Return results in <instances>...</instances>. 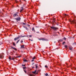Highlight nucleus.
Listing matches in <instances>:
<instances>
[{
  "label": "nucleus",
  "instance_id": "1",
  "mask_svg": "<svg viewBox=\"0 0 76 76\" xmlns=\"http://www.w3.org/2000/svg\"><path fill=\"white\" fill-rule=\"evenodd\" d=\"M50 28L51 29H53V30H55V31H57V30L58 29V28H56L55 27H51Z\"/></svg>",
  "mask_w": 76,
  "mask_h": 76
},
{
  "label": "nucleus",
  "instance_id": "2",
  "mask_svg": "<svg viewBox=\"0 0 76 76\" xmlns=\"http://www.w3.org/2000/svg\"><path fill=\"white\" fill-rule=\"evenodd\" d=\"M71 22V23H75V24H76V20H73L70 21Z\"/></svg>",
  "mask_w": 76,
  "mask_h": 76
},
{
  "label": "nucleus",
  "instance_id": "3",
  "mask_svg": "<svg viewBox=\"0 0 76 76\" xmlns=\"http://www.w3.org/2000/svg\"><path fill=\"white\" fill-rule=\"evenodd\" d=\"M25 37V36H22V37H20V36H18V37H17V38H15L14 39V40H15V41H16L17 39H19V38H20V37Z\"/></svg>",
  "mask_w": 76,
  "mask_h": 76
},
{
  "label": "nucleus",
  "instance_id": "4",
  "mask_svg": "<svg viewBox=\"0 0 76 76\" xmlns=\"http://www.w3.org/2000/svg\"><path fill=\"white\" fill-rule=\"evenodd\" d=\"M4 57L3 55V54H0V58H3Z\"/></svg>",
  "mask_w": 76,
  "mask_h": 76
},
{
  "label": "nucleus",
  "instance_id": "5",
  "mask_svg": "<svg viewBox=\"0 0 76 76\" xmlns=\"http://www.w3.org/2000/svg\"><path fill=\"white\" fill-rule=\"evenodd\" d=\"M20 12H22L23 10V8L22 7H21L20 8Z\"/></svg>",
  "mask_w": 76,
  "mask_h": 76
},
{
  "label": "nucleus",
  "instance_id": "6",
  "mask_svg": "<svg viewBox=\"0 0 76 76\" xmlns=\"http://www.w3.org/2000/svg\"><path fill=\"white\" fill-rule=\"evenodd\" d=\"M16 20H17V21H19L20 20V18H16Z\"/></svg>",
  "mask_w": 76,
  "mask_h": 76
},
{
  "label": "nucleus",
  "instance_id": "7",
  "mask_svg": "<svg viewBox=\"0 0 76 76\" xmlns=\"http://www.w3.org/2000/svg\"><path fill=\"white\" fill-rule=\"evenodd\" d=\"M17 13H18L17 12L16 13H15L14 14L13 16H14V17H15V16H16L18 15L17 14Z\"/></svg>",
  "mask_w": 76,
  "mask_h": 76
},
{
  "label": "nucleus",
  "instance_id": "8",
  "mask_svg": "<svg viewBox=\"0 0 76 76\" xmlns=\"http://www.w3.org/2000/svg\"><path fill=\"white\" fill-rule=\"evenodd\" d=\"M20 48H25L24 47V45H21Z\"/></svg>",
  "mask_w": 76,
  "mask_h": 76
},
{
  "label": "nucleus",
  "instance_id": "9",
  "mask_svg": "<svg viewBox=\"0 0 76 76\" xmlns=\"http://www.w3.org/2000/svg\"><path fill=\"white\" fill-rule=\"evenodd\" d=\"M11 48H12L13 49L15 50V51H16V50H17V49L16 48H13L12 47Z\"/></svg>",
  "mask_w": 76,
  "mask_h": 76
},
{
  "label": "nucleus",
  "instance_id": "10",
  "mask_svg": "<svg viewBox=\"0 0 76 76\" xmlns=\"http://www.w3.org/2000/svg\"><path fill=\"white\" fill-rule=\"evenodd\" d=\"M32 31H34V32H35V28H34V27H33L32 28Z\"/></svg>",
  "mask_w": 76,
  "mask_h": 76
},
{
  "label": "nucleus",
  "instance_id": "11",
  "mask_svg": "<svg viewBox=\"0 0 76 76\" xmlns=\"http://www.w3.org/2000/svg\"><path fill=\"white\" fill-rule=\"evenodd\" d=\"M35 66H36V69H37V68H38V65L37 64H36L35 65Z\"/></svg>",
  "mask_w": 76,
  "mask_h": 76
},
{
  "label": "nucleus",
  "instance_id": "12",
  "mask_svg": "<svg viewBox=\"0 0 76 76\" xmlns=\"http://www.w3.org/2000/svg\"><path fill=\"white\" fill-rule=\"evenodd\" d=\"M64 16H68V15H67L66 14H64L63 15Z\"/></svg>",
  "mask_w": 76,
  "mask_h": 76
},
{
  "label": "nucleus",
  "instance_id": "13",
  "mask_svg": "<svg viewBox=\"0 0 76 76\" xmlns=\"http://www.w3.org/2000/svg\"><path fill=\"white\" fill-rule=\"evenodd\" d=\"M36 72L37 71L36 70L34 72H32L34 73V74H35V73H36Z\"/></svg>",
  "mask_w": 76,
  "mask_h": 76
},
{
  "label": "nucleus",
  "instance_id": "14",
  "mask_svg": "<svg viewBox=\"0 0 76 76\" xmlns=\"http://www.w3.org/2000/svg\"><path fill=\"white\" fill-rule=\"evenodd\" d=\"M69 49L70 50H72V47H69Z\"/></svg>",
  "mask_w": 76,
  "mask_h": 76
},
{
  "label": "nucleus",
  "instance_id": "15",
  "mask_svg": "<svg viewBox=\"0 0 76 76\" xmlns=\"http://www.w3.org/2000/svg\"><path fill=\"white\" fill-rule=\"evenodd\" d=\"M13 45L14 46H16V45H15V42H13Z\"/></svg>",
  "mask_w": 76,
  "mask_h": 76
},
{
  "label": "nucleus",
  "instance_id": "16",
  "mask_svg": "<svg viewBox=\"0 0 76 76\" xmlns=\"http://www.w3.org/2000/svg\"><path fill=\"white\" fill-rule=\"evenodd\" d=\"M41 40H42V41H45V39H41Z\"/></svg>",
  "mask_w": 76,
  "mask_h": 76
},
{
  "label": "nucleus",
  "instance_id": "17",
  "mask_svg": "<svg viewBox=\"0 0 76 76\" xmlns=\"http://www.w3.org/2000/svg\"><path fill=\"white\" fill-rule=\"evenodd\" d=\"M24 28L25 29H26V30H28V28H27V27H24Z\"/></svg>",
  "mask_w": 76,
  "mask_h": 76
},
{
  "label": "nucleus",
  "instance_id": "18",
  "mask_svg": "<svg viewBox=\"0 0 76 76\" xmlns=\"http://www.w3.org/2000/svg\"><path fill=\"white\" fill-rule=\"evenodd\" d=\"M64 47H65V48H67V45H65V46Z\"/></svg>",
  "mask_w": 76,
  "mask_h": 76
},
{
  "label": "nucleus",
  "instance_id": "19",
  "mask_svg": "<svg viewBox=\"0 0 76 76\" xmlns=\"http://www.w3.org/2000/svg\"><path fill=\"white\" fill-rule=\"evenodd\" d=\"M20 41V40H18L17 42H16V44H18V42H19V41Z\"/></svg>",
  "mask_w": 76,
  "mask_h": 76
},
{
  "label": "nucleus",
  "instance_id": "20",
  "mask_svg": "<svg viewBox=\"0 0 76 76\" xmlns=\"http://www.w3.org/2000/svg\"><path fill=\"white\" fill-rule=\"evenodd\" d=\"M45 75L46 76H48V73H47L45 74Z\"/></svg>",
  "mask_w": 76,
  "mask_h": 76
},
{
  "label": "nucleus",
  "instance_id": "21",
  "mask_svg": "<svg viewBox=\"0 0 76 76\" xmlns=\"http://www.w3.org/2000/svg\"><path fill=\"white\" fill-rule=\"evenodd\" d=\"M65 43H66V42H64L63 43H62L63 45H64V44Z\"/></svg>",
  "mask_w": 76,
  "mask_h": 76
},
{
  "label": "nucleus",
  "instance_id": "22",
  "mask_svg": "<svg viewBox=\"0 0 76 76\" xmlns=\"http://www.w3.org/2000/svg\"><path fill=\"white\" fill-rule=\"evenodd\" d=\"M45 67H46V68H48V66H47V65H45Z\"/></svg>",
  "mask_w": 76,
  "mask_h": 76
},
{
  "label": "nucleus",
  "instance_id": "23",
  "mask_svg": "<svg viewBox=\"0 0 76 76\" xmlns=\"http://www.w3.org/2000/svg\"><path fill=\"white\" fill-rule=\"evenodd\" d=\"M24 72L25 73H26V71H25V69L23 70Z\"/></svg>",
  "mask_w": 76,
  "mask_h": 76
},
{
  "label": "nucleus",
  "instance_id": "24",
  "mask_svg": "<svg viewBox=\"0 0 76 76\" xmlns=\"http://www.w3.org/2000/svg\"><path fill=\"white\" fill-rule=\"evenodd\" d=\"M22 66H23V67L25 66V65H23V64L22 65Z\"/></svg>",
  "mask_w": 76,
  "mask_h": 76
},
{
  "label": "nucleus",
  "instance_id": "25",
  "mask_svg": "<svg viewBox=\"0 0 76 76\" xmlns=\"http://www.w3.org/2000/svg\"><path fill=\"white\" fill-rule=\"evenodd\" d=\"M9 60H12L11 58H10V57H9Z\"/></svg>",
  "mask_w": 76,
  "mask_h": 76
},
{
  "label": "nucleus",
  "instance_id": "26",
  "mask_svg": "<svg viewBox=\"0 0 76 76\" xmlns=\"http://www.w3.org/2000/svg\"><path fill=\"white\" fill-rule=\"evenodd\" d=\"M12 60H15V58L14 57H13L12 58Z\"/></svg>",
  "mask_w": 76,
  "mask_h": 76
},
{
  "label": "nucleus",
  "instance_id": "27",
  "mask_svg": "<svg viewBox=\"0 0 76 76\" xmlns=\"http://www.w3.org/2000/svg\"><path fill=\"white\" fill-rule=\"evenodd\" d=\"M24 61V62H25L26 61H27L26 60H24V61Z\"/></svg>",
  "mask_w": 76,
  "mask_h": 76
},
{
  "label": "nucleus",
  "instance_id": "28",
  "mask_svg": "<svg viewBox=\"0 0 76 76\" xmlns=\"http://www.w3.org/2000/svg\"><path fill=\"white\" fill-rule=\"evenodd\" d=\"M36 57L35 56H34L33 58V59H35V58Z\"/></svg>",
  "mask_w": 76,
  "mask_h": 76
},
{
  "label": "nucleus",
  "instance_id": "29",
  "mask_svg": "<svg viewBox=\"0 0 76 76\" xmlns=\"http://www.w3.org/2000/svg\"><path fill=\"white\" fill-rule=\"evenodd\" d=\"M23 69H26V67H23Z\"/></svg>",
  "mask_w": 76,
  "mask_h": 76
},
{
  "label": "nucleus",
  "instance_id": "30",
  "mask_svg": "<svg viewBox=\"0 0 76 76\" xmlns=\"http://www.w3.org/2000/svg\"><path fill=\"white\" fill-rule=\"evenodd\" d=\"M29 41H32L33 40H32L31 39H29Z\"/></svg>",
  "mask_w": 76,
  "mask_h": 76
},
{
  "label": "nucleus",
  "instance_id": "31",
  "mask_svg": "<svg viewBox=\"0 0 76 76\" xmlns=\"http://www.w3.org/2000/svg\"><path fill=\"white\" fill-rule=\"evenodd\" d=\"M21 43L23 42V40H21Z\"/></svg>",
  "mask_w": 76,
  "mask_h": 76
},
{
  "label": "nucleus",
  "instance_id": "32",
  "mask_svg": "<svg viewBox=\"0 0 76 76\" xmlns=\"http://www.w3.org/2000/svg\"><path fill=\"white\" fill-rule=\"evenodd\" d=\"M29 37H32V35H30L29 36Z\"/></svg>",
  "mask_w": 76,
  "mask_h": 76
},
{
  "label": "nucleus",
  "instance_id": "33",
  "mask_svg": "<svg viewBox=\"0 0 76 76\" xmlns=\"http://www.w3.org/2000/svg\"><path fill=\"white\" fill-rule=\"evenodd\" d=\"M64 39L65 40H66V38L64 37Z\"/></svg>",
  "mask_w": 76,
  "mask_h": 76
},
{
  "label": "nucleus",
  "instance_id": "34",
  "mask_svg": "<svg viewBox=\"0 0 76 76\" xmlns=\"http://www.w3.org/2000/svg\"><path fill=\"white\" fill-rule=\"evenodd\" d=\"M30 75L31 76H32L33 75H31V74H30Z\"/></svg>",
  "mask_w": 76,
  "mask_h": 76
},
{
  "label": "nucleus",
  "instance_id": "35",
  "mask_svg": "<svg viewBox=\"0 0 76 76\" xmlns=\"http://www.w3.org/2000/svg\"><path fill=\"white\" fill-rule=\"evenodd\" d=\"M15 3H17V1H15Z\"/></svg>",
  "mask_w": 76,
  "mask_h": 76
},
{
  "label": "nucleus",
  "instance_id": "36",
  "mask_svg": "<svg viewBox=\"0 0 76 76\" xmlns=\"http://www.w3.org/2000/svg\"><path fill=\"white\" fill-rule=\"evenodd\" d=\"M28 26H30V25H28Z\"/></svg>",
  "mask_w": 76,
  "mask_h": 76
},
{
  "label": "nucleus",
  "instance_id": "37",
  "mask_svg": "<svg viewBox=\"0 0 76 76\" xmlns=\"http://www.w3.org/2000/svg\"><path fill=\"white\" fill-rule=\"evenodd\" d=\"M34 61V60H32L31 61Z\"/></svg>",
  "mask_w": 76,
  "mask_h": 76
},
{
  "label": "nucleus",
  "instance_id": "38",
  "mask_svg": "<svg viewBox=\"0 0 76 76\" xmlns=\"http://www.w3.org/2000/svg\"><path fill=\"white\" fill-rule=\"evenodd\" d=\"M37 33H39V32H37Z\"/></svg>",
  "mask_w": 76,
  "mask_h": 76
},
{
  "label": "nucleus",
  "instance_id": "39",
  "mask_svg": "<svg viewBox=\"0 0 76 76\" xmlns=\"http://www.w3.org/2000/svg\"><path fill=\"white\" fill-rule=\"evenodd\" d=\"M23 24H24V25H25V23H24Z\"/></svg>",
  "mask_w": 76,
  "mask_h": 76
},
{
  "label": "nucleus",
  "instance_id": "40",
  "mask_svg": "<svg viewBox=\"0 0 76 76\" xmlns=\"http://www.w3.org/2000/svg\"><path fill=\"white\" fill-rule=\"evenodd\" d=\"M20 57V56H19V57Z\"/></svg>",
  "mask_w": 76,
  "mask_h": 76
},
{
  "label": "nucleus",
  "instance_id": "41",
  "mask_svg": "<svg viewBox=\"0 0 76 76\" xmlns=\"http://www.w3.org/2000/svg\"><path fill=\"white\" fill-rule=\"evenodd\" d=\"M48 76H49V75H48Z\"/></svg>",
  "mask_w": 76,
  "mask_h": 76
}]
</instances>
